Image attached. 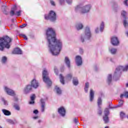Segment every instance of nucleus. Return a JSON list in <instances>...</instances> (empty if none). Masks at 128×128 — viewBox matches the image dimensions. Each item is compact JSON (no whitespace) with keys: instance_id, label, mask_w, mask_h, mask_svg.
<instances>
[{"instance_id":"f257e3e1","label":"nucleus","mask_w":128,"mask_h":128,"mask_svg":"<svg viewBox=\"0 0 128 128\" xmlns=\"http://www.w3.org/2000/svg\"><path fill=\"white\" fill-rule=\"evenodd\" d=\"M46 38L48 44V48L52 56L60 54L62 48V41L56 38V30L52 28H49L46 30Z\"/></svg>"},{"instance_id":"f03ea898","label":"nucleus","mask_w":128,"mask_h":128,"mask_svg":"<svg viewBox=\"0 0 128 128\" xmlns=\"http://www.w3.org/2000/svg\"><path fill=\"white\" fill-rule=\"evenodd\" d=\"M12 38L8 36H4L2 38H0V50L4 52V48L8 50L10 48V42Z\"/></svg>"},{"instance_id":"7ed1b4c3","label":"nucleus","mask_w":128,"mask_h":128,"mask_svg":"<svg viewBox=\"0 0 128 128\" xmlns=\"http://www.w3.org/2000/svg\"><path fill=\"white\" fill-rule=\"evenodd\" d=\"M128 65H126L125 66H118L115 70L114 72L113 78L115 79V80H118L122 72H128Z\"/></svg>"},{"instance_id":"20e7f679","label":"nucleus","mask_w":128,"mask_h":128,"mask_svg":"<svg viewBox=\"0 0 128 128\" xmlns=\"http://www.w3.org/2000/svg\"><path fill=\"white\" fill-rule=\"evenodd\" d=\"M92 38V32L89 26L85 28L84 33L82 34L80 36V40L81 42H84L86 40H90Z\"/></svg>"},{"instance_id":"39448f33","label":"nucleus","mask_w":128,"mask_h":128,"mask_svg":"<svg viewBox=\"0 0 128 128\" xmlns=\"http://www.w3.org/2000/svg\"><path fill=\"white\" fill-rule=\"evenodd\" d=\"M42 80L45 84H46L48 86H52V81L48 77V70L46 68H44L42 72Z\"/></svg>"},{"instance_id":"423d86ee","label":"nucleus","mask_w":128,"mask_h":128,"mask_svg":"<svg viewBox=\"0 0 128 128\" xmlns=\"http://www.w3.org/2000/svg\"><path fill=\"white\" fill-rule=\"evenodd\" d=\"M45 20H48L52 22H56V14L53 10H50L48 14H45Z\"/></svg>"},{"instance_id":"0eeeda50","label":"nucleus","mask_w":128,"mask_h":128,"mask_svg":"<svg viewBox=\"0 0 128 128\" xmlns=\"http://www.w3.org/2000/svg\"><path fill=\"white\" fill-rule=\"evenodd\" d=\"M110 114L108 108H106L104 110V116H103V120L104 124H108L110 122V118H108Z\"/></svg>"},{"instance_id":"6e6552de","label":"nucleus","mask_w":128,"mask_h":128,"mask_svg":"<svg viewBox=\"0 0 128 128\" xmlns=\"http://www.w3.org/2000/svg\"><path fill=\"white\" fill-rule=\"evenodd\" d=\"M90 8H92L91 4H88L83 6L81 9V14H88V12H90Z\"/></svg>"},{"instance_id":"1a4fd4ad","label":"nucleus","mask_w":128,"mask_h":128,"mask_svg":"<svg viewBox=\"0 0 128 128\" xmlns=\"http://www.w3.org/2000/svg\"><path fill=\"white\" fill-rule=\"evenodd\" d=\"M110 42L112 46H118L120 44V40H118V38L116 36H113L110 38Z\"/></svg>"},{"instance_id":"9d476101","label":"nucleus","mask_w":128,"mask_h":128,"mask_svg":"<svg viewBox=\"0 0 128 128\" xmlns=\"http://www.w3.org/2000/svg\"><path fill=\"white\" fill-rule=\"evenodd\" d=\"M4 92H6L7 94H8V96H16V93L14 92V91L6 86H5L4 87Z\"/></svg>"},{"instance_id":"9b49d317","label":"nucleus","mask_w":128,"mask_h":128,"mask_svg":"<svg viewBox=\"0 0 128 128\" xmlns=\"http://www.w3.org/2000/svg\"><path fill=\"white\" fill-rule=\"evenodd\" d=\"M75 62L78 66L82 64V58L80 56H76L75 58Z\"/></svg>"},{"instance_id":"f8f14e48","label":"nucleus","mask_w":128,"mask_h":128,"mask_svg":"<svg viewBox=\"0 0 128 128\" xmlns=\"http://www.w3.org/2000/svg\"><path fill=\"white\" fill-rule=\"evenodd\" d=\"M58 113L61 116H66V109L64 107H60V108H58Z\"/></svg>"},{"instance_id":"ddd939ff","label":"nucleus","mask_w":128,"mask_h":128,"mask_svg":"<svg viewBox=\"0 0 128 128\" xmlns=\"http://www.w3.org/2000/svg\"><path fill=\"white\" fill-rule=\"evenodd\" d=\"M30 86H31L32 88H38L40 86V84H38V80H36V79H33L31 82V85Z\"/></svg>"},{"instance_id":"4468645a","label":"nucleus","mask_w":128,"mask_h":128,"mask_svg":"<svg viewBox=\"0 0 128 128\" xmlns=\"http://www.w3.org/2000/svg\"><path fill=\"white\" fill-rule=\"evenodd\" d=\"M32 90V86L27 85L24 89L23 92L26 94L30 92Z\"/></svg>"},{"instance_id":"2eb2a0df","label":"nucleus","mask_w":128,"mask_h":128,"mask_svg":"<svg viewBox=\"0 0 128 128\" xmlns=\"http://www.w3.org/2000/svg\"><path fill=\"white\" fill-rule=\"evenodd\" d=\"M12 54H22V51L20 48H18L14 50Z\"/></svg>"},{"instance_id":"dca6fc26","label":"nucleus","mask_w":128,"mask_h":128,"mask_svg":"<svg viewBox=\"0 0 128 128\" xmlns=\"http://www.w3.org/2000/svg\"><path fill=\"white\" fill-rule=\"evenodd\" d=\"M89 97H90V102H92V100H94V92L92 89L90 90Z\"/></svg>"},{"instance_id":"f3484780","label":"nucleus","mask_w":128,"mask_h":128,"mask_svg":"<svg viewBox=\"0 0 128 128\" xmlns=\"http://www.w3.org/2000/svg\"><path fill=\"white\" fill-rule=\"evenodd\" d=\"M40 102H41V112H44V108H46V102H44V99H41Z\"/></svg>"},{"instance_id":"a211bd4d","label":"nucleus","mask_w":128,"mask_h":128,"mask_svg":"<svg viewBox=\"0 0 128 128\" xmlns=\"http://www.w3.org/2000/svg\"><path fill=\"white\" fill-rule=\"evenodd\" d=\"M2 111L4 116H12V112L10 111L7 110L6 109H2Z\"/></svg>"},{"instance_id":"6ab92c4d","label":"nucleus","mask_w":128,"mask_h":128,"mask_svg":"<svg viewBox=\"0 0 128 128\" xmlns=\"http://www.w3.org/2000/svg\"><path fill=\"white\" fill-rule=\"evenodd\" d=\"M64 62L67 67L68 68H70V60L68 57H67V56L65 57Z\"/></svg>"},{"instance_id":"aec40b11","label":"nucleus","mask_w":128,"mask_h":128,"mask_svg":"<svg viewBox=\"0 0 128 128\" xmlns=\"http://www.w3.org/2000/svg\"><path fill=\"white\" fill-rule=\"evenodd\" d=\"M6 121L8 124H18V122L16 120H12V119H7L6 120Z\"/></svg>"},{"instance_id":"412c9836","label":"nucleus","mask_w":128,"mask_h":128,"mask_svg":"<svg viewBox=\"0 0 128 128\" xmlns=\"http://www.w3.org/2000/svg\"><path fill=\"white\" fill-rule=\"evenodd\" d=\"M72 84L74 86H78V80L76 77H74L72 79Z\"/></svg>"},{"instance_id":"4be33fe9","label":"nucleus","mask_w":128,"mask_h":128,"mask_svg":"<svg viewBox=\"0 0 128 128\" xmlns=\"http://www.w3.org/2000/svg\"><path fill=\"white\" fill-rule=\"evenodd\" d=\"M16 10V6H15L12 8L11 11L10 12V14L12 16L16 14V13H14Z\"/></svg>"},{"instance_id":"5701e85b","label":"nucleus","mask_w":128,"mask_h":128,"mask_svg":"<svg viewBox=\"0 0 128 128\" xmlns=\"http://www.w3.org/2000/svg\"><path fill=\"white\" fill-rule=\"evenodd\" d=\"M97 104L98 106V108H100L102 104V98L99 97L97 100Z\"/></svg>"},{"instance_id":"b1692460","label":"nucleus","mask_w":128,"mask_h":128,"mask_svg":"<svg viewBox=\"0 0 128 128\" xmlns=\"http://www.w3.org/2000/svg\"><path fill=\"white\" fill-rule=\"evenodd\" d=\"M34 98H36V95H34V94H33L30 96L31 101L29 102L30 104H34Z\"/></svg>"},{"instance_id":"393cba45","label":"nucleus","mask_w":128,"mask_h":128,"mask_svg":"<svg viewBox=\"0 0 128 128\" xmlns=\"http://www.w3.org/2000/svg\"><path fill=\"white\" fill-rule=\"evenodd\" d=\"M76 28L78 30H82V28H84V25L82 23L78 24L76 25Z\"/></svg>"},{"instance_id":"a878e982","label":"nucleus","mask_w":128,"mask_h":128,"mask_svg":"<svg viewBox=\"0 0 128 128\" xmlns=\"http://www.w3.org/2000/svg\"><path fill=\"white\" fill-rule=\"evenodd\" d=\"M6 8H8V6L6 5H2V10L4 14H8V12H6Z\"/></svg>"},{"instance_id":"bb28decb","label":"nucleus","mask_w":128,"mask_h":128,"mask_svg":"<svg viewBox=\"0 0 128 128\" xmlns=\"http://www.w3.org/2000/svg\"><path fill=\"white\" fill-rule=\"evenodd\" d=\"M119 8H120V6H118V3L115 2L114 4V12H118Z\"/></svg>"},{"instance_id":"cd10ccee","label":"nucleus","mask_w":128,"mask_h":128,"mask_svg":"<svg viewBox=\"0 0 128 128\" xmlns=\"http://www.w3.org/2000/svg\"><path fill=\"white\" fill-rule=\"evenodd\" d=\"M55 90L57 94H58L59 96L62 94V90H60V88H58V86H56L55 87Z\"/></svg>"},{"instance_id":"c85d7f7f","label":"nucleus","mask_w":128,"mask_h":128,"mask_svg":"<svg viewBox=\"0 0 128 128\" xmlns=\"http://www.w3.org/2000/svg\"><path fill=\"white\" fill-rule=\"evenodd\" d=\"M112 74H109L107 77V82L108 84H110V82H112Z\"/></svg>"},{"instance_id":"c756f323","label":"nucleus","mask_w":128,"mask_h":128,"mask_svg":"<svg viewBox=\"0 0 128 128\" xmlns=\"http://www.w3.org/2000/svg\"><path fill=\"white\" fill-rule=\"evenodd\" d=\"M124 96L126 98H128V92H125L123 94H121L120 96V98H122Z\"/></svg>"},{"instance_id":"7c9ffc66","label":"nucleus","mask_w":128,"mask_h":128,"mask_svg":"<svg viewBox=\"0 0 128 128\" xmlns=\"http://www.w3.org/2000/svg\"><path fill=\"white\" fill-rule=\"evenodd\" d=\"M82 8L80 6L78 5L75 8V11L76 12H80L82 13Z\"/></svg>"},{"instance_id":"2f4dec72","label":"nucleus","mask_w":128,"mask_h":128,"mask_svg":"<svg viewBox=\"0 0 128 128\" xmlns=\"http://www.w3.org/2000/svg\"><path fill=\"white\" fill-rule=\"evenodd\" d=\"M109 50L112 54H116V48H111L109 49Z\"/></svg>"},{"instance_id":"473e14b6","label":"nucleus","mask_w":128,"mask_h":128,"mask_svg":"<svg viewBox=\"0 0 128 128\" xmlns=\"http://www.w3.org/2000/svg\"><path fill=\"white\" fill-rule=\"evenodd\" d=\"M121 14L125 20H126V15L128 14V12H126L125 10H122L121 12Z\"/></svg>"},{"instance_id":"72a5a7b5","label":"nucleus","mask_w":128,"mask_h":128,"mask_svg":"<svg viewBox=\"0 0 128 128\" xmlns=\"http://www.w3.org/2000/svg\"><path fill=\"white\" fill-rule=\"evenodd\" d=\"M60 82L62 84H64V78L62 74L60 75Z\"/></svg>"},{"instance_id":"f704fd0d","label":"nucleus","mask_w":128,"mask_h":128,"mask_svg":"<svg viewBox=\"0 0 128 128\" xmlns=\"http://www.w3.org/2000/svg\"><path fill=\"white\" fill-rule=\"evenodd\" d=\"M123 24L125 28H128V20H126V19H124L123 20Z\"/></svg>"},{"instance_id":"c9c22d12","label":"nucleus","mask_w":128,"mask_h":128,"mask_svg":"<svg viewBox=\"0 0 128 128\" xmlns=\"http://www.w3.org/2000/svg\"><path fill=\"white\" fill-rule=\"evenodd\" d=\"M8 60V58L6 56H4L1 59V62L2 64H6V60Z\"/></svg>"},{"instance_id":"e433bc0d","label":"nucleus","mask_w":128,"mask_h":128,"mask_svg":"<svg viewBox=\"0 0 128 128\" xmlns=\"http://www.w3.org/2000/svg\"><path fill=\"white\" fill-rule=\"evenodd\" d=\"M66 78L68 80H70L72 78V74H68L66 76Z\"/></svg>"},{"instance_id":"4c0bfd02","label":"nucleus","mask_w":128,"mask_h":128,"mask_svg":"<svg viewBox=\"0 0 128 128\" xmlns=\"http://www.w3.org/2000/svg\"><path fill=\"white\" fill-rule=\"evenodd\" d=\"M89 86H90V84H88V82H86L85 84V88H84L85 92H88V90Z\"/></svg>"},{"instance_id":"58836bf2","label":"nucleus","mask_w":128,"mask_h":128,"mask_svg":"<svg viewBox=\"0 0 128 128\" xmlns=\"http://www.w3.org/2000/svg\"><path fill=\"white\" fill-rule=\"evenodd\" d=\"M104 22H102L100 25V32H103L104 29Z\"/></svg>"},{"instance_id":"ea45409f","label":"nucleus","mask_w":128,"mask_h":128,"mask_svg":"<svg viewBox=\"0 0 128 128\" xmlns=\"http://www.w3.org/2000/svg\"><path fill=\"white\" fill-rule=\"evenodd\" d=\"M78 118H73V122H74V124H78Z\"/></svg>"},{"instance_id":"a19ab883","label":"nucleus","mask_w":128,"mask_h":128,"mask_svg":"<svg viewBox=\"0 0 128 128\" xmlns=\"http://www.w3.org/2000/svg\"><path fill=\"white\" fill-rule=\"evenodd\" d=\"M124 104V100H120L119 102V104L117 105L116 106H118V108H120V106H122Z\"/></svg>"},{"instance_id":"79ce46f5","label":"nucleus","mask_w":128,"mask_h":128,"mask_svg":"<svg viewBox=\"0 0 128 128\" xmlns=\"http://www.w3.org/2000/svg\"><path fill=\"white\" fill-rule=\"evenodd\" d=\"M2 102H3L4 106H8V101L6 100H4V98H2Z\"/></svg>"},{"instance_id":"37998d69","label":"nucleus","mask_w":128,"mask_h":128,"mask_svg":"<svg viewBox=\"0 0 128 128\" xmlns=\"http://www.w3.org/2000/svg\"><path fill=\"white\" fill-rule=\"evenodd\" d=\"M54 72L56 74L57 76L58 74V68H56V67H54Z\"/></svg>"},{"instance_id":"c03bdc74","label":"nucleus","mask_w":128,"mask_h":128,"mask_svg":"<svg viewBox=\"0 0 128 128\" xmlns=\"http://www.w3.org/2000/svg\"><path fill=\"white\" fill-rule=\"evenodd\" d=\"M102 107H100V108H98V114L99 116H102Z\"/></svg>"},{"instance_id":"a18cd8bd","label":"nucleus","mask_w":128,"mask_h":128,"mask_svg":"<svg viewBox=\"0 0 128 128\" xmlns=\"http://www.w3.org/2000/svg\"><path fill=\"white\" fill-rule=\"evenodd\" d=\"M14 108L16 110H20V108L18 105H14Z\"/></svg>"},{"instance_id":"49530a36","label":"nucleus","mask_w":128,"mask_h":128,"mask_svg":"<svg viewBox=\"0 0 128 128\" xmlns=\"http://www.w3.org/2000/svg\"><path fill=\"white\" fill-rule=\"evenodd\" d=\"M20 36H22L26 40H28V37L25 34H20Z\"/></svg>"},{"instance_id":"de8ad7c7","label":"nucleus","mask_w":128,"mask_h":128,"mask_svg":"<svg viewBox=\"0 0 128 128\" xmlns=\"http://www.w3.org/2000/svg\"><path fill=\"white\" fill-rule=\"evenodd\" d=\"M124 116H126V114L124 112H120V116L122 118H124Z\"/></svg>"},{"instance_id":"09e8293b","label":"nucleus","mask_w":128,"mask_h":128,"mask_svg":"<svg viewBox=\"0 0 128 128\" xmlns=\"http://www.w3.org/2000/svg\"><path fill=\"white\" fill-rule=\"evenodd\" d=\"M50 4L52 6H56V3L54 2L52 0H50Z\"/></svg>"},{"instance_id":"8fccbe9b","label":"nucleus","mask_w":128,"mask_h":128,"mask_svg":"<svg viewBox=\"0 0 128 128\" xmlns=\"http://www.w3.org/2000/svg\"><path fill=\"white\" fill-rule=\"evenodd\" d=\"M66 2L68 4H72V0H66Z\"/></svg>"},{"instance_id":"3c124183","label":"nucleus","mask_w":128,"mask_h":128,"mask_svg":"<svg viewBox=\"0 0 128 128\" xmlns=\"http://www.w3.org/2000/svg\"><path fill=\"white\" fill-rule=\"evenodd\" d=\"M20 12H22V10H20L19 11L16 12V14L18 16H20Z\"/></svg>"},{"instance_id":"603ef678","label":"nucleus","mask_w":128,"mask_h":128,"mask_svg":"<svg viewBox=\"0 0 128 128\" xmlns=\"http://www.w3.org/2000/svg\"><path fill=\"white\" fill-rule=\"evenodd\" d=\"M108 108L110 109H112V108H118V106H110V104L109 106H108Z\"/></svg>"},{"instance_id":"864d4df0","label":"nucleus","mask_w":128,"mask_h":128,"mask_svg":"<svg viewBox=\"0 0 128 128\" xmlns=\"http://www.w3.org/2000/svg\"><path fill=\"white\" fill-rule=\"evenodd\" d=\"M26 26H28V24H24L21 25V26H20V28H26Z\"/></svg>"},{"instance_id":"5fc2aeb1","label":"nucleus","mask_w":128,"mask_h":128,"mask_svg":"<svg viewBox=\"0 0 128 128\" xmlns=\"http://www.w3.org/2000/svg\"><path fill=\"white\" fill-rule=\"evenodd\" d=\"M128 0H124V4L126 6H128Z\"/></svg>"},{"instance_id":"6e6d98bb","label":"nucleus","mask_w":128,"mask_h":128,"mask_svg":"<svg viewBox=\"0 0 128 128\" xmlns=\"http://www.w3.org/2000/svg\"><path fill=\"white\" fill-rule=\"evenodd\" d=\"M79 52H80V54H84V49L82 48H80V50H79Z\"/></svg>"},{"instance_id":"4d7b16f0","label":"nucleus","mask_w":128,"mask_h":128,"mask_svg":"<svg viewBox=\"0 0 128 128\" xmlns=\"http://www.w3.org/2000/svg\"><path fill=\"white\" fill-rule=\"evenodd\" d=\"M33 113L35 114H38V110H34Z\"/></svg>"},{"instance_id":"13d9d810","label":"nucleus","mask_w":128,"mask_h":128,"mask_svg":"<svg viewBox=\"0 0 128 128\" xmlns=\"http://www.w3.org/2000/svg\"><path fill=\"white\" fill-rule=\"evenodd\" d=\"M18 97H16V96L14 97V102H18Z\"/></svg>"},{"instance_id":"bf43d9fd","label":"nucleus","mask_w":128,"mask_h":128,"mask_svg":"<svg viewBox=\"0 0 128 128\" xmlns=\"http://www.w3.org/2000/svg\"><path fill=\"white\" fill-rule=\"evenodd\" d=\"M60 4H62L64 2V0H59Z\"/></svg>"},{"instance_id":"052dcab7","label":"nucleus","mask_w":128,"mask_h":128,"mask_svg":"<svg viewBox=\"0 0 128 128\" xmlns=\"http://www.w3.org/2000/svg\"><path fill=\"white\" fill-rule=\"evenodd\" d=\"M95 32H96V34H98V28H96L95 30Z\"/></svg>"},{"instance_id":"680f3d73","label":"nucleus","mask_w":128,"mask_h":128,"mask_svg":"<svg viewBox=\"0 0 128 128\" xmlns=\"http://www.w3.org/2000/svg\"><path fill=\"white\" fill-rule=\"evenodd\" d=\"M34 120H37V118H38V116H34L33 117Z\"/></svg>"},{"instance_id":"e2e57ef3","label":"nucleus","mask_w":128,"mask_h":128,"mask_svg":"<svg viewBox=\"0 0 128 128\" xmlns=\"http://www.w3.org/2000/svg\"><path fill=\"white\" fill-rule=\"evenodd\" d=\"M126 88H128V82L126 84Z\"/></svg>"},{"instance_id":"0e129e2a","label":"nucleus","mask_w":128,"mask_h":128,"mask_svg":"<svg viewBox=\"0 0 128 128\" xmlns=\"http://www.w3.org/2000/svg\"><path fill=\"white\" fill-rule=\"evenodd\" d=\"M104 128H108V126H106Z\"/></svg>"},{"instance_id":"69168bd1","label":"nucleus","mask_w":128,"mask_h":128,"mask_svg":"<svg viewBox=\"0 0 128 128\" xmlns=\"http://www.w3.org/2000/svg\"><path fill=\"white\" fill-rule=\"evenodd\" d=\"M38 122H40V120H39L38 121Z\"/></svg>"},{"instance_id":"338daca9","label":"nucleus","mask_w":128,"mask_h":128,"mask_svg":"<svg viewBox=\"0 0 128 128\" xmlns=\"http://www.w3.org/2000/svg\"><path fill=\"white\" fill-rule=\"evenodd\" d=\"M0 128H2V126H0Z\"/></svg>"},{"instance_id":"774afa93","label":"nucleus","mask_w":128,"mask_h":128,"mask_svg":"<svg viewBox=\"0 0 128 128\" xmlns=\"http://www.w3.org/2000/svg\"><path fill=\"white\" fill-rule=\"evenodd\" d=\"M0 116H2V115H0Z\"/></svg>"}]
</instances>
